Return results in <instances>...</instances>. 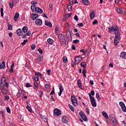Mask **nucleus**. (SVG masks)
Masks as SVG:
<instances>
[{
  "mask_svg": "<svg viewBox=\"0 0 126 126\" xmlns=\"http://www.w3.org/2000/svg\"><path fill=\"white\" fill-rule=\"evenodd\" d=\"M58 38L59 41L63 46L64 44H66V41L65 40V38L64 37V35L63 34H59L58 35Z\"/></svg>",
  "mask_w": 126,
  "mask_h": 126,
  "instance_id": "1",
  "label": "nucleus"
},
{
  "mask_svg": "<svg viewBox=\"0 0 126 126\" xmlns=\"http://www.w3.org/2000/svg\"><path fill=\"white\" fill-rule=\"evenodd\" d=\"M31 9L32 10V12H36L37 13H43V10L36 5H31Z\"/></svg>",
  "mask_w": 126,
  "mask_h": 126,
  "instance_id": "2",
  "label": "nucleus"
},
{
  "mask_svg": "<svg viewBox=\"0 0 126 126\" xmlns=\"http://www.w3.org/2000/svg\"><path fill=\"white\" fill-rule=\"evenodd\" d=\"M90 99L91 100V103L93 106V107H96L97 103H96V101H95V98L94 97H93L92 95H91V94L90 93L89 94Z\"/></svg>",
  "mask_w": 126,
  "mask_h": 126,
  "instance_id": "3",
  "label": "nucleus"
},
{
  "mask_svg": "<svg viewBox=\"0 0 126 126\" xmlns=\"http://www.w3.org/2000/svg\"><path fill=\"white\" fill-rule=\"evenodd\" d=\"M65 38L66 39H67V40H68V42H71V41H72V37H71L70 31H69V30L67 31L66 32Z\"/></svg>",
  "mask_w": 126,
  "mask_h": 126,
  "instance_id": "4",
  "label": "nucleus"
},
{
  "mask_svg": "<svg viewBox=\"0 0 126 126\" xmlns=\"http://www.w3.org/2000/svg\"><path fill=\"white\" fill-rule=\"evenodd\" d=\"M79 115H80L82 120H83V121H84L85 122H87V121H88V120L87 119V117H86V115H85L83 112L80 111L79 113Z\"/></svg>",
  "mask_w": 126,
  "mask_h": 126,
  "instance_id": "5",
  "label": "nucleus"
},
{
  "mask_svg": "<svg viewBox=\"0 0 126 126\" xmlns=\"http://www.w3.org/2000/svg\"><path fill=\"white\" fill-rule=\"evenodd\" d=\"M71 101L74 105V106H78V104L77 103V99L75 97V96H71Z\"/></svg>",
  "mask_w": 126,
  "mask_h": 126,
  "instance_id": "6",
  "label": "nucleus"
},
{
  "mask_svg": "<svg viewBox=\"0 0 126 126\" xmlns=\"http://www.w3.org/2000/svg\"><path fill=\"white\" fill-rule=\"evenodd\" d=\"M54 115L56 117H59V116H61L62 115V112L59 109H55L54 111Z\"/></svg>",
  "mask_w": 126,
  "mask_h": 126,
  "instance_id": "7",
  "label": "nucleus"
},
{
  "mask_svg": "<svg viewBox=\"0 0 126 126\" xmlns=\"http://www.w3.org/2000/svg\"><path fill=\"white\" fill-rule=\"evenodd\" d=\"M6 79L5 77H2L1 78V82L0 84V88H1V87H3L4 85H5V82Z\"/></svg>",
  "mask_w": 126,
  "mask_h": 126,
  "instance_id": "8",
  "label": "nucleus"
},
{
  "mask_svg": "<svg viewBox=\"0 0 126 126\" xmlns=\"http://www.w3.org/2000/svg\"><path fill=\"white\" fill-rule=\"evenodd\" d=\"M119 42H120V38L118 37L117 35H115L114 40L115 46H117L118 43H119Z\"/></svg>",
  "mask_w": 126,
  "mask_h": 126,
  "instance_id": "9",
  "label": "nucleus"
},
{
  "mask_svg": "<svg viewBox=\"0 0 126 126\" xmlns=\"http://www.w3.org/2000/svg\"><path fill=\"white\" fill-rule=\"evenodd\" d=\"M81 60L82 59L81 57L78 56L75 59V64H77L78 63H79L80 62H81Z\"/></svg>",
  "mask_w": 126,
  "mask_h": 126,
  "instance_id": "10",
  "label": "nucleus"
},
{
  "mask_svg": "<svg viewBox=\"0 0 126 126\" xmlns=\"http://www.w3.org/2000/svg\"><path fill=\"white\" fill-rule=\"evenodd\" d=\"M62 122L63 124H67L68 123V118L66 116H63L62 118Z\"/></svg>",
  "mask_w": 126,
  "mask_h": 126,
  "instance_id": "11",
  "label": "nucleus"
},
{
  "mask_svg": "<svg viewBox=\"0 0 126 126\" xmlns=\"http://www.w3.org/2000/svg\"><path fill=\"white\" fill-rule=\"evenodd\" d=\"M16 33L18 36H22V35L23 34V32H22V30H21V29H18L16 31Z\"/></svg>",
  "mask_w": 126,
  "mask_h": 126,
  "instance_id": "12",
  "label": "nucleus"
},
{
  "mask_svg": "<svg viewBox=\"0 0 126 126\" xmlns=\"http://www.w3.org/2000/svg\"><path fill=\"white\" fill-rule=\"evenodd\" d=\"M32 16V20H36V19H37L38 17H39V15L37 14H34L32 13L31 15Z\"/></svg>",
  "mask_w": 126,
  "mask_h": 126,
  "instance_id": "13",
  "label": "nucleus"
},
{
  "mask_svg": "<svg viewBox=\"0 0 126 126\" xmlns=\"http://www.w3.org/2000/svg\"><path fill=\"white\" fill-rule=\"evenodd\" d=\"M42 23L43 21H42L41 19H38L35 21V24L36 25H42Z\"/></svg>",
  "mask_w": 126,
  "mask_h": 126,
  "instance_id": "14",
  "label": "nucleus"
},
{
  "mask_svg": "<svg viewBox=\"0 0 126 126\" xmlns=\"http://www.w3.org/2000/svg\"><path fill=\"white\" fill-rule=\"evenodd\" d=\"M60 93H59V96H61L62 95V93H63V88L62 85H60L59 86Z\"/></svg>",
  "mask_w": 126,
  "mask_h": 126,
  "instance_id": "15",
  "label": "nucleus"
},
{
  "mask_svg": "<svg viewBox=\"0 0 126 126\" xmlns=\"http://www.w3.org/2000/svg\"><path fill=\"white\" fill-rule=\"evenodd\" d=\"M45 24L46 25V26H49V27H53V25H52V23L51 22H49L48 20L45 21Z\"/></svg>",
  "mask_w": 126,
  "mask_h": 126,
  "instance_id": "16",
  "label": "nucleus"
},
{
  "mask_svg": "<svg viewBox=\"0 0 126 126\" xmlns=\"http://www.w3.org/2000/svg\"><path fill=\"white\" fill-rule=\"evenodd\" d=\"M112 125L113 126H117L118 125V121L116 118L112 119Z\"/></svg>",
  "mask_w": 126,
  "mask_h": 126,
  "instance_id": "17",
  "label": "nucleus"
},
{
  "mask_svg": "<svg viewBox=\"0 0 126 126\" xmlns=\"http://www.w3.org/2000/svg\"><path fill=\"white\" fill-rule=\"evenodd\" d=\"M18 17H19V13H16L14 17V20H15V21H17V19H18Z\"/></svg>",
  "mask_w": 126,
  "mask_h": 126,
  "instance_id": "18",
  "label": "nucleus"
},
{
  "mask_svg": "<svg viewBox=\"0 0 126 126\" xmlns=\"http://www.w3.org/2000/svg\"><path fill=\"white\" fill-rule=\"evenodd\" d=\"M121 58L122 59H126V52H122L120 55Z\"/></svg>",
  "mask_w": 126,
  "mask_h": 126,
  "instance_id": "19",
  "label": "nucleus"
},
{
  "mask_svg": "<svg viewBox=\"0 0 126 126\" xmlns=\"http://www.w3.org/2000/svg\"><path fill=\"white\" fill-rule=\"evenodd\" d=\"M1 92L3 95H7L8 92H7V90L5 89H3L1 90Z\"/></svg>",
  "mask_w": 126,
  "mask_h": 126,
  "instance_id": "20",
  "label": "nucleus"
},
{
  "mask_svg": "<svg viewBox=\"0 0 126 126\" xmlns=\"http://www.w3.org/2000/svg\"><path fill=\"white\" fill-rule=\"evenodd\" d=\"M83 3L85 5H89L90 2L88 0H83Z\"/></svg>",
  "mask_w": 126,
  "mask_h": 126,
  "instance_id": "21",
  "label": "nucleus"
},
{
  "mask_svg": "<svg viewBox=\"0 0 126 126\" xmlns=\"http://www.w3.org/2000/svg\"><path fill=\"white\" fill-rule=\"evenodd\" d=\"M102 116H103L104 118H106V119H109V116H108V114H107V113H106V112L103 111L102 112Z\"/></svg>",
  "mask_w": 126,
  "mask_h": 126,
  "instance_id": "22",
  "label": "nucleus"
},
{
  "mask_svg": "<svg viewBox=\"0 0 126 126\" xmlns=\"http://www.w3.org/2000/svg\"><path fill=\"white\" fill-rule=\"evenodd\" d=\"M81 66L84 67V68H86V66L87 65V64L86 63V62H82L81 63Z\"/></svg>",
  "mask_w": 126,
  "mask_h": 126,
  "instance_id": "23",
  "label": "nucleus"
},
{
  "mask_svg": "<svg viewBox=\"0 0 126 126\" xmlns=\"http://www.w3.org/2000/svg\"><path fill=\"white\" fill-rule=\"evenodd\" d=\"M33 85L34 86V89H35V90H37L38 86H39V84H38V83L37 82H34Z\"/></svg>",
  "mask_w": 126,
  "mask_h": 126,
  "instance_id": "24",
  "label": "nucleus"
},
{
  "mask_svg": "<svg viewBox=\"0 0 126 126\" xmlns=\"http://www.w3.org/2000/svg\"><path fill=\"white\" fill-rule=\"evenodd\" d=\"M90 18L91 19H94V17H95V13L93 11L90 13Z\"/></svg>",
  "mask_w": 126,
  "mask_h": 126,
  "instance_id": "25",
  "label": "nucleus"
},
{
  "mask_svg": "<svg viewBox=\"0 0 126 126\" xmlns=\"http://www.w3.org/2000/svg\"><path fill=\"white\" fill-rule=\"evenodd\" d=\"M27 31H28V27H27V26H24L23 28V32H24V33H26Z\"/></svg>",
  "mask_w": 126,
  "mask_h": 126,
  "instance_id": "26",
  "label": "nucleus"
},
{
  "mask_svg": "<svg viewBox=\"0 0 126 126\" xmlns=\"http://www.w3.org/2000/svg\"><path fill=\"white\" fill-rule=\"evenodd\" d=\"M47 42L48 43H49V44H50V45H53V42H54V41L52 38H48L47 39Z\"/></svg>",
  "mask_w": 126,
  "mask_h": 126,
  "instance_id": "27",
  "label": "nucleus"
},
{
  "mask_svg": "<svg viewBox=\"0 0 126 126\" xmlns=\"http://www.w3.org/2000/svg\"><path fill=\"white\" fill-rule=\"evenodd\" d=\"M19 93H18L17 95H20V94H22V95H24V94H25V92L23 91L22 90L19 91Z\"/></svg>",
  "mask_w": 126,
  "mask_h": 126,
  "instance_id": "28",
  "label": "nucleus"
},
{
  "mask_svg": "<svg viewBox=\"0 0 126 126\" xmlns=\"http://www.w3.org/2000/svg\"><path fill=\"white\" fill-rule=\"evenodd\" d=\"M82 72L83 73V75H84V77H86V72H87V71H86V70H85V69H83L82 70Z\"/></svg>",
  "mask_w": 126,
  "mask_h": 126,
  "instance_id": "29",
  "label": "nucleus"
},
{
  "mask_svg": "<svg viewBox=\"0 0 126 126\" xmlns=\"http://www.w3.org/2000/svg\"><path fill=\"white\" fill-rule=\"evenodd\" d=\"M63 62L66 63V62H67V57L64 56L63 57Z\"/></svg>",
  "mask_w": 126,
  "mask_h": 126,
  "instance_id": "30",
  "label": "nucleus"
},
{
  "mask_svg": "<svg viewBox=\"0 0 126 126\" xmlns=\"http://www.w3.org/2000/svg\"><path fill=\"white\" fill-rule=\"evenodd\" d=\"M26 108L30 113H32V109H31V107L29 105H27Z\"/></svg>",
  "mask_w": 126,
  "mask_h": 126,
  "instance_id": "31",
  "label": "nucleus"
},
{
  "mask_svg": "<svg viewBox=\"0 0 126 126\" xmlns=\"http://www.w3.org/2000/svg\"><path fill=\"white\" fill-rule=\"evenodd\" d=\"M119 105L120 106V107H121V108H122V107H125L126 105H125V103H124V102L121 101L119 102Z\"/></svg>",
  "mask_w": 126,
  "mask_h": 126,
  "instance_id": "32",
  "label": "nucleus"
},
{
  "mask_svg": "<svg viewBox=\"0 0 126 126\" xmlns=\"http://www.w3.org/2000/svg\"><path fill=\"white\" fill-rule=\"evenodd\" d=\"M108 31H109V32H111L112 31H114V27L113 26L110 27L109 28Z\"/></svg>",
  "mask_w": 126,
  "mask_h": 126,
  "instance_id": "33",
  "label": "nucleus"
},
{
  "mask_svg": "<svg viewBox=\"0 0 126 126\" xmlns=\"http://www.w3.org/2000/svg\"><path fill=\"white\" fill-rule=\"evenodd\" d=\"M69 107L71 111L72 112H73V113H74V109H73V107L70 104H69Z\"/></svg>",
  "mask_w": 126,
  "mask_h": 126,
  "instance_id": "34",
  "label": "nucleus"
},
{
  "mask_svg": "<svg viewBox=\"0 0 126 126\" xmlns=\"http://www.w3.org/2000/svg\"><path fill=\"white\" fill-rule=\"evenodd\" d=\"M117 12H118L119 13H122V12H123V9L122 8H117Z\"/></svg>",
  "mask_w": 126,
  "mask_h": 126,
  "instance_id": "35",
  "label": "nucleus"
},
{
  "mask_svg": "<svg viewBox=\"0 0 126 126\" xmlns=\"http://www.w3.org/2000/svg\"><path fill=\"white\" fill-rule=\"evenodd\" d=\"M37 61L38 62H42V57H41L40 56H38L37 58Z\"/></svg>",
  "mask_w": 126,
  "mask_h": 126,
  "instance_id": "36",
  "label": "nucleus"
},
{
  "mask_svg": "<svg viewBox=\"0 0 126 126\" xmlns=\"http://www.w3.org/2000/svg\"><path fill=\"white\" fill-rule=\"evenodd\" d=\"M67 8L69 11H71V5H68L67 6Z\"/></svg>",
  "mask_w": 126,
  "mask_h": 126,
  "instance_id": "37",
  "label": "nucleus"
},
{
  "mask_svg": "<svg viewBox=\"0 0 126 126\" xmlns=\"http://www.w3.org/2000/svg\"><path fill=\"white\" fill-rule=\"evenodd\" d=\"M14 3L13 2H12V3L11 2L9 3V5L10 6V8H13Z\"/></svg>",
  "mask_w": 126,
  "mask_h": 126,
  "instance_id": "38",
  "label": "nucleus"
},
{
  "mask_svg": "<svg viewBox=\"0 0 126 126\" xmlns=\"http://www.w3.org/2000/svg\"><path fill=\"white\" fill-rule=\"evenodd\" d=\"M8 30H12V26H11V25L9 24L8 25Z\"/></svg>",
  "mask_w": 126,
  "mask_h": 126,
  "instance_id": "39",
  "label": "nucleus"
},
{
  "mask_svg": "<svg viewBox=\"0 0 126 126\" xmlns=\"http://www.w3.org/2000/svg\"><path fill=\"white\" fill-rule=\"evenodd\" d=\"M122 108V111H123V112H125V113H126V105L121 107Z\"/></svg>",
  "mask_w": 126,
  "mask_h": 126,
  "instance_id": "40",
  "label": "nucleus"
},
{
  "mask_svg": "<svg viewBox=\"0 0 126 126\" xmlns=\"http://www.w3.org/2000/svg\"><path fill=\"white\" fill-rule=\"evenodd\" d=\"M27 42H28V39L24 40L23 42L22 43V45L23 46H24V45H25V44H26Z\"/></svg>",
  "mask_w": 126,
  "mask_h": 126,
  "instance_id": "41",
  "label": "nucleus"
},
{
  "mask_svg": "<svg viewBox=\"0 0 126 126\" xmlns=\"http://www.w3.org/2000/svg\"><path fill=\"white\" fill-rule=\"evenodd\" d=\"M73 42L74 44H77V43H79V40L78 39H75L73 41Z\"/></svg>",
  "mask_w": 126,
  "mask_h": 126,
  "instance_id": "42",
  "label": "nucleus"
},
{
  "mask_svg": "<svg viewBox=\"0 0 126 126\" xmlns=\"http://www.w3.org/2000/svg\"><path fill=\"white\" fill-rule=\"evenodd\" d=\"M54 94H55V89L53 88L52 91L50 93V95H54Z\"/></svg>",
  "mask_w": 126,
  "mask_h": 126,
  "instance_id": "43",
  "label": "nucleus"
},
{
  "mask_svg": "<svg viewBox=\"0 0 126 126\" xmlns=\"http://www.w3.org/2000/svg\"><path fill=\"white\" fill-rule=\"evenodd\" d=\"M96 98H97L98 100H101V97H100V96H99V94H98V93L96 94Z\"/></svg>",
  "mask_w": 126,
  "mask_h": 126,
  "instance_id": "44",
  "label": "nucleus"
},
{
  "mask_svg": "<svg viewBox=\"0 0 126 126\" xmlns=\"http://www.w3.org/2000/svg\"><path fill=\"white\" fill-rule=\"evenodd\" d=\"M26 87H32V85H31L29 83H27Z\"/></svg>",
  "mask_w": 126,
  "mask_h": 126,
  "instance_id": "45",
  "label": "nucleus"
},
{
  "mask_svg": "<svg viewBox=\"0 0 126 126\" xmlns=\"http://www.w3.org/2000/svg\"><path fill=\"white\" fill-rule=\"evenodd\" d=\"M31 48L32 50H35V48H36V45L32 44V45H31Z\"/></svg>",
  "mask_w": 126,
  "mask_h": 126,
  "instance_id": "46",
  "label": "nucleus"
},
{
  "mask_svg": "<svg viewBox=\"0 0 126 126\" xmlns=\"http://www.w3.org/2000/svg\"><path fill=\"white\" fill-rule=\"evenodd\" d=\"M74 20H76V21H78V17H77V15H75L74 17Z\"/></svg>",
  "mask_w": 126,
  "mask_h": 126,
  "instance_id": "47",
  "label": "nucleus"
},
{
  "mask_svg": "<svg viewBox=\"0 0 126 126\" xmlns=\"http://www.w3.org/2000/svg\"><path fill=\"white\" fill-rule=\"evenodd\" d=\"M113 27H114L113 31H118V30H119V29L118 28V27L114 26Z\"/></svg>",
  "mask_w": 126,
  "mask_h": 126,
  "instance_id": "48",
  "label": "nucleus"
},
{
  "mask_svg": "<svg viewBox=\"0 0 126 126\" xmlns=\"http://www.w3.org/2000/svg\"><path fill=\"white\" fill-rule=\"evenodd\" d=\"M49 7H50V10H52V8H53V3H50V4H49Z\"/></svg>",
  "mask_w": 126,
  "mask_h": 126,
  "instance_id": "49",
  "label": "nucleus"
},
{
  "mask_svg": "<svg viewBox=\"0 0 126 126\" xmlns=\"http://www.w3.org/2000/svg\"><path fill=\"white\" fill-rule=\"evenodd\" d=\"M78 26H79V27H83V23H78L77 24Z\"/></svg>",
  "mask_w": 126,
  "mask_h": 126,
  "instance_id": "50",
  "label": "nucleus"
},
{
  "mask_svg": "<svg viewBox=\"0 0 126 126\" xmlns=\"http://www.w3.org/2000/svg\"><path fill=\"white\" fill-rule=\"evenodd\" d=\"M38 52H39V54H43V50H42V49H41V48H39L38 49Z\"/></svg>",
  "mask_w": 126,
  "mask_h": 126,
  "instance_id": "51",
  "label": "nucleus"
},
{
  "mask_svg": "<svg viewBox=\"0 0 126 126\" xmlns=\"http://www.w3.org/2000/svg\"><path fill=\"white\" fill-rule=\"evenodd\" d=\"M27 36H30L31 35V32L28 31L27 33H26Z\"/></svg>",
  "mask_w": 126,
  "mask_h": 126,
  "instance_id": "52",
  "label": "nucleus"
},
{
  "mask_svg": "<svg viewBox=\"0 0 126 126\" xmlns=\"http://www.w3.org/2000/svg\"><path fill=\"white\" fill-rule=\"evenodd\" d=\"M46 89H50V86H49V84H46L45 85V86Z\"/></svg>",
  "mask_w": 126,
  "mask_h": 126,
  "instance_id": "53",
  "label": "nucleus"
},
{
  "mask_svg": "<svg viewBox=\"0 0 126 126\" xmlns=\"http://www.w3.org/2000/svg\"><path fill=\"white\" fill-rule=\"evenodd\" d=\"M97 23H98V21H97V20H94V21L93 22V25H95V24H97Z\"/></svg>",
  "mask_w": 126,
  "mask_h": 126,
  "instance_id": "54",
  "label": "nucleus"
},
{
  "mask_svg": "<svg viewBox=\"0 0 126 126\" xmlns=\"http://www.w3.org/2000/svg\"><path fill=\"white\" fill-rule=\"evenodd\" d=\"M34 80H35V82H37V81H38L39 80V77H38V76L35 77Z\"/></svg>",
  "mask_w": 126,
  "mask_h": 126,
  "instance_id": "55",
  "label": "nucleus"
},
{
  "mask_svg": "<svg viewBox=\"0 0 126 126\" xmlns=\"http://www.w3.org/2000/svg\"><path fill=\"white\" fill-rule=\"evenodd\" d=\"M39 94H40L39 95V97H40V98H42V94H43V93L42 91H39Z\"/></svg>",
  "mask_w": 126,
  "mask_h": 126,
  "instance_id": "56",
  "label": "nucleus"
},
{
  "mask_svg": "<svg viewBox=\"0 0 126 126\" xmlns=\"http://www.w3.org/2000/svg\"><path fill=\"white\" fill-rule=\"evenodd\" d=\"M86 112L88 114V115H89V114H90V110H89V108L86 109Z\"/></svg>",
  "mask_w": 126,
  "mask_h": 126,
  "instance_id": "57",
  "label": "nucleus"
},
{
  "mask_svg": "<svg viewBox=\"0 0 126 126\" xmlns=\"http://www.w3.org/2000/svg\"><path fill=\"white\" fill-rule=\"evenodd\" d=\"M6 111L7 113H10V109L9 108V107H7L6 108Z\"/></svg>",
  "mask_w": 126,
  "mask_h": 126,
  "instance_id": "58",
  "label": "nucleus"
},
{
  "mask_svg": "<svg viewBox=\"0 0 126 126\" xmlns=\"http://www.w3.org/2000/svg\"><path fill=\"white\" fill-rule=\"evenodd\" d=\"M35 75H40V76H42V74L40 72H35Z\"/></svg>",
  "mask_w": 126,
  "mask_h": 126,
  "instance_id": "59",
  "label": "nucleus"
},
{
  "mask_svg": "<svg viewBox=\"0 0 126 126\" xmlns=\"http://www.w3.org/2000/svg\"><path fill=\"white\" fill-rule=\"evenodd\" d=\"M94 94H95V92H94V91H92L91 92V95H92V96H94Z\"/></svg>",
  "mask_w": 126,
  "mask_h": 126,
  "instance_id": "60",
  "label": "nucleus"
},
{
  "mask_svg": "<svg viewBox=\"0 0 126 126\" xmlns=\"http://www.w3.org/2000/svg\"><path fill=\"white\" fill-rule=\"evenodd\" d=\"M31 3L32 4V5H35V3L37 4V2H35L34 1H32Z\"/></svg>",
  "mask_w": 126,
  "mask_h": 126,
  "instance_id": "61",
  "label": "nucleus"
},
{
  "mask_svg": "<svg viewBox=\"0 0 126 126\" xmlns=\"http://www.w3.org/2000/svg\"><path fill=\"white\" fill-rule=\"evenodd\" d=\"M4 98H5V100H9V96H5Z\"/></svg>",
  "mask_w": 126,
  "mask_h": 126,
  "instance_id": "62",
  "label": "nucleus"
},
{
  "mask_svg": "<svg viewBox=\"0 0 126 126\" xmlns=\"http://www.w3.org/2000/svg\"><path fill=\"white\" fill-rule=\"evenodd\" d=\"M71 48H72V50H75V46H74V45L73 44L72 45Z\"/></svg>",
  "mask_w": 126,
  "mask_h": 126,
  "instance_id": "63",
  "label": "nucleus"
},
{
  "mask_svg": "<svg viewBox=\"0 0 126 126\" xmlns=\"http://www.w3.org/2000/svg\"><path fill=\"white\" fill-rule=\"evenodd\" d=\"M10 126H15V124H13L12 122L10 124Z\"/></svg>",
  "mask_w": 126,
  "mask_h": 126,
  "instance_id": "64",
  "label": "nucleus"
}]
</instances>
